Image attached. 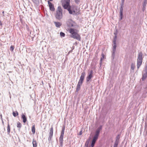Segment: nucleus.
<instances>
[{"label":"nucleus","instance_id":"1","mask_svg":"<svg viewBox=\"0 0 147 147\" xmlns=\"http://www.w3.org/2000/svg\"><path fill=\"white\" fill-rule=\"evenodd\" d=\"M76 30V29L71 28L69 29V32L71 34L70 36L73 38L77 40L78 41H80L81 37L79 34L75 31Z\"/></svg>","mask_w":147,"mask_h":147},{"label":"nucleus","instance_id":"2","mask_svg":"<svg viewBox=\"0 0 147 147\" xmlns=\"http://www.w3.org/2000/svg\"><path fill=\"white\" fill-rule=\"evenodd\" d=\"M55 16L56 18L58 20H60L62 18V10L61 6H59L58 7Z\"/></svg>","mask_w":147,"mask_h":147},{"label":"nucleus","instance_id":"3","mask_svg":"<svg viewBox=\"0 0 147 147\" xmlns=\"http://www.w3.org/2000/svg\"><path fill=\"white\" fill-rule=\"evenodd\" d=\"M143 53L142 52H140L138 53V59H137V68L138 69L140 66L141 65L143 61Z\"/></svg>","mask_w":147,"mask_h":147},{"label":"nucleus","instance_id":"4","mask_svg":"<svg viewBox=\"0 0 147 147\" xmlns=\"http://www.w3.org/2000/svg\"><path fill=\"white\" fill-rule=\"evenodd\" d=\"M65 129V126H63L62 127L61 133V135L59 138V142L60 143V145L59 146V147H63V138L64 137Z\"/></svg>","mask_w":147,"mask_h":147},{"label":"nucleus","instance_id":"5","mask_svg":"<svg viewBox=\"0 0 147 147\" xmlns=\"http://www.w3.org/2000/svg\"><path fill=\"white\" fill-rule=\"evenodd\" d=\"M70 14L75 15L76 14V11L77 10V8L74 6H70L67 9Z\"/></svg>","mask_w":147,"mask_h":147},{"label":"nucleus","instance_id":"6","mask_svg":"<svg viewBox=\"0 0 147 147\" xmlns=\"http://www.w3.org/2000/svg\"><path fill=\"white\" fill-rule=\"evenodd\" d=\"M62 5L64 8L67 9L70 6V0H63L61 1Z\"/></svg>","mask_w":147,"mask_h":147},{"label":"nucleus","instance_id":"7","mask_svg":"<svg viewBox=\"0 0 147 147\" xmlns=\"http://www.w3.org/2000/svg\"><path fill=\"white\" fill-rule=\"evenodd\" d=\"M67 26L69 27H74L76 26V23L72 20H69L66 22Z\"/></svg>","mask_w":147,"mask_h":147},{"label":"nucleus","instance_id":"8","mask_svg":"<svg viewBox=\"0 0 147 147\" xmlns=\"http://www.w3.org/2000/svg\"><path fill=\"white\" fill-rule=\"evenodd\" d=\"M86 75V73L85 71H84L81 73L80 80L78 82V84L82 85L84 80L85 76Z\"/></svg>","mask_w":147,"mask_h":147},{"label":"nucleus","instance_id":"9","mask_svg":"<svg viewBox=\"0 0 147 147\" xmlns=\"http://www.w3.org/2000/svg\"><path fill=\"white\" fill-rule=\"evenodd\" d=\"M124 4V2H121V7L120 8V18L119 19V20H121L123 18V7Z\"/></svg>","mask_w":147,"mask_h":147},{"label":"nucleus","instance_id":"10","mask_svg":"<svg viewBox=\"0 0 147 147\" xmlns=\"http://www.w3.org/2000/svg\"><path fill=\"white\" fill-rule=\"evenodd\" d=\"M102 125H100L96 130L94 136L98 138L100 131L102 129Z\"/></svg>","mask_w":147,"mask_h":147},{"label":"nucleus","instance_id":"11","mask_svg":"<svg viewBox=\"0 0 147 147\" xmlns=\"http://www.w3.org/2000/svg\"><path fill=\"white\" fill-rule=\"evenodd\" d=\"M98 137H96L95 136H94L93 138V139L92 140V142L91 144V147H93L94 144H95L97 140L98 139Z\"/></svg>","mask_w":147,"mask_h":147},{"label":"nucleus","instance_id":"12","mask_svg":"<svg viewBox=\"0 0 147 147\" xmlns=\"http://www.w3.org/2000/svg\"><path fill=\"white\" fill-rule=\"evenodd\" d=\"M48 3L49 6L50 10L52 11H54L55 10V9L53 4L49 1H48Z\"/></svg>","mask_w":147,"mask_h":147},{"label":"nucleus","instance_id":"13","mask_svg":"<svg viewBox=\"0 0 147 147\" xmlns=\"http://www.w3.org/2000/svg\"><path fill=\"white\" fill-rule=\"evenodd\" d=\"M21 118L23 119V121L24 123H25L27 121V117L24 114H22L21 115Z\"/></svg>","mask_w":147,"mask_h":147},{"label":"nucleus","instance_id":"14","mask_svg":"<svg viewBox=\"0 0 147 147\" xmlns=\"http://www.w3.org/2000/svg\"><path fill=\"white\" fill-rule=\"evenodd\" d=\"M54 23L55 26L57 28H59L62 25L61 23L59 22H55Z\"/></svg>","mask_w":147,"mask_h":147},{"label":"nucleus","instance_id":"15","mask_svg":"<svg viewBox=\"0 0 147 147\" xmlns=\"http://www.w3.org/2000/svg\"><path fill=\"white\" fill-rule=\"evenodd\" d=\"M117 40H113V51H116V49L117 47L116 44Z\"/></svg>","mask_w":147,"mask_h":147},{"label":"nucleus","instance_id":"16","mask_svg":"<svg viewBox=\"0 0 147 147\" xmlns=\"http://www.w3.org/2000/svg\"><path fill=\"white\" fill-rule=\"evenodd\" d=\"M93 75H88V76L86 78V81L87 82H89L92 78Z\"/></svg>","mask_w":147,"mask_h":147},{"label":"nucleus","instance_id":"17","mask_svg":"<svg viewBox=\"0 0 147 147\" xmlns=\"http://www.w3.org/2000/svg\"><path fill=\"white\" fill-rule=\"evenodd\" d=\"M146 1H144L143 4L142 11H144L146 9Z\"/></svg>","mask_w":147,"mask_h":147},{"label":"nucleus","instance_id":"18","mask_svg":"<svg viewBox=\"0 0 147 147\" xmlns=\"http://www.w3.org/2000/svg\"><path fill=\"white\" fill-rule=\"evenodd\" d=\"M10 132V127L9 125V122H8V125L7 126V134L9 135Z\"/></svg>","mask_w":147,"mask_h":147},{"label":"nucleus","instance_id":"19","mask_svg":"<svg viewBox=\"0 0 147 147\" xmlns=\"http://www.w3.org/2000/svg\"><path fill=\"white\" fill-rule=\"evenodd\" d=\"M34 3L36 5L38 6L39 5V0H32Z\"/></svg>","mask_w":147,"mask_h":147},{"label":"nucleus","instance_id":"20","mask_svg":"<svg viewBox=\"0 0 147 147\" xmlns=\"http://www.w3.org/2000/svg\"><path fill=\"white\" fill-rule=\"evenodd\" d=\"M53 127L52 126L51 127V128L50 129V132L49 133V135H50L53 136Z\"/></svg>","mask_w":147,"mask_h":147},{"label":"nucleus","instance_id":"21","mask_svg":"<svg viewBox=\"0 0 147 147\" xmlns=\"http://www.w3.org/2000/svg\"><path fill=\"white\" fill-rule=\"evenodd\" d=\"M82 84H78L77 87L76 89V91L77 92H78V91H79L80 88V86H82Z\"/></svg>","mask_w":147,"mask_h":147},{"label":"nucleus","instance_id":"22","mask_svg":"<svg viewBox=\"0 0 147 147\" xmlns=\"http://www.w3.org/2000/svg\"><path fill=\"white\" fill-rule=\"evenodd\" d=\"M53 135H49L48 138V141L49 143H50L51 141L52 140L53 138Z\"/></svg>","mask_w":147,"mask_h":147},{"label":"nucleus","instance_id":"23","mask_svg":"<svg viewBox=\"0 0 147 147\" xmlns=\"http://www.w3.org/2000/svg\"><path fill=\"white\" fill-rule=\"evenodd\" d=\"M117 30H116V32H114V34L115 35V36L114 37L113 40H117Z\"/></svg>","mask_w":147,"mask_h":147},{"label":"nucleus","instance_id":"24","mask_svg":"<svg viewBox=\"0 0 147 147\" xmlns=\"http://www.w3.org/2000/svg\"><path fill=\"white\" fill-rule=\"evenodd\" d=\"M35 125H33L32 127V133L34 134L35 133Z\"/></svg>","mask_w":147,"mask_h":147},{"label":"nucleus","instance_id":"25","mask_svg":"<svg viewBox=\"0 0 147 147\" xmlns=\"http://www.w3.org/2000/svg\"><path fill=\"white\" fill-rule=\"evenodd\" d=\"M32 144L33 147H36V141L34 140V139L33 140Z\"/></svg>","mask_w":147,"mask_h":147},{"label":"nucleus","instance_id":"26","mask_svg":"<svg viewBox=\"0 0 147 147\" xmlns=\"http://www.w3.org/2000/svg\"><path fill=\"white\" fill-rule=\"evenodd\" d=\"M116 51H113V52L111 56V58L113 60L114 59L115 56V53Z\"/></svg>","mask_w":147,"mask_h":147},{"label":"nucleus","instance_id":"27","mask_svg":"<svg viewBox=\"0 0 147 147\" xmlns=\"http://www.w3.org/2000/svg\"><path fill=\"white\" fill-rule=\"evenodd\" d=\"M12 114L13 116L14 117H16L18 115V113L17 111H16L15 112L13 111V112Z\"/></svg>","mask_w":147,"mask_h":147},{"label":"nucleus","instance_id":"28","mask_svg":"<svg viewBox=\"0 0 147 147\" xmlns=\"http://www.w3.org/2000/svg\"><path fill=\"white\" fill-rule=\"evenodd\" d=\"M17 127L18 128H21L22 125L21 124L19 121L17 122Z\"/></svg>","mask_w":147,"mask_h":147},{"label":"nucleus","instance_id":"29","mask_svg":"<svg viewBox=\"0 0 147 147\" xmlns=\"http://www.w3.org/2000/svg\"><path fill=\"white\" fill-rule=\"evenodd\" d=\"M90 139H88L85 143V146H88V144L90 142Z\"/></svg>","mask_w":147,"mask_h":147},{"label":"nucleus","instance_id":"30","mask_svg":"<svg viewBox=\"0 0 147 147\" xmlns=\"http://www.w3.org/2000/svg\"><path fill=\"white\" fill-rule=\"evenodd\" d=\"M135 67V65L133 63H132L131 65V69L132 70H134Z\"/></svg>","mask_w":147,"mask_h":147},{"label":"nucleus","instance_id":"31","mask_svg":"<svg viewBox=\"0 0 147 147\" xmlns=\"http://www.w3.org/2000/svg\"><path fill=\"white\" fill-rule=\"evenodd\" d=\"M120 139L119 135H118L116 137V140L115 141H117V142H119V140Z\"/></svg>","mask_w":147,"mask_h":147},{"label":"nucleus","instance_id":"32","mask_svg":"<svg viewBox=\"0 0 147 147\" xmlns=\"http://www.w3.org/2000/svg\"><path fill=\"white\" fill-rule=\"evenodd\" d=\"M60 34L61 37H64L65 35V34L62 32H60Z\"/></svg>","mask_w":147,"mask_h":147},{"label":"nucleus","instance_id":"33","mask_svg":"<svg viewBox=\"0 0 147 147\" xmlns=\"http://www.w3.org/2000/svg\"><path fill=\"white\" fill-rule=\"evenodd\" d=\"M119 142L117 141H115L114 145L113 147H117Z\"/></svg>","mask_w":147,"mask_h":147},{"label":"nucleus","instance_id":"34","mask_svg":"<svg viewBox=\"0 0 147 147\" xmlns=\"http://www.w3.org/2000/svg\"><path fill=\"white\" fill-rule=\"evenodd\" d=\"M93 71L92 70H90L89 73L88 75H93Z\"/></svg>","mask_w":147,"mask_h":147},{"label":"nucleus","instance_id":"35","mask_svg":"<svg viewBox=\"0 0 147 147\" xmlns=\"http://www.w3.org/2000/svg\"><path fill=\"white\" fill-rule=\"evenodd\" d=\"M75 0V3L77 4H79V2H80V0Z\"/></svg>","mask_w":147,"mask_h":147},{"label":"nucleus","instance_id":"36","mask_svg":"<svg viewBox=\"0 0 147 147\" xmlns=\"http://www.w3.org/2000/svg\"><path fill=\"white\" fill-rule=\"evenodd\" d=\"M13 49H14V48H13V46H11L10 47V50L12 51H13Z\"/></svg>","mask_w":147,"mask_h":147},{"label":"nucleus","instance_id":"37","mask_svg":"<svg viewBox=\"0 0 147 147\" xmlns=\"http://www.w3.org/2000/svg\"><path fill=\"white\" fill-rule=\"evenodd\" d=\"M102 60H103V59H102L100 58V66H101L102 65Z\"/></svg>","mask_w":147,"mask_h":147},{"label":"nucleus","instance_id":"38","mask_svg":"<svg viewBox=\"0 0 147 147\" xmlns=\"http://www.w3.org/2000/svg\"><path fill=\"white\" fill-rule=\"evenodd\" d=\"M102 56L100 58L102 59H103L104 58L105 55L103 53L102 54Z\"/></svg>","mask_w":147,"mask_h":147},{"label":"nucleus","instance_id":"39","mask_svg":"<svg viewBox=\"0 0 147 147\" xmlns=\"http://www.w3.org/2000/svg\"><path fill=\"white\" fill-rule=\"evenodd\" d=\"M82 131H80L79 133V135H81L82 134Z\"/></svg>","mask_w":147,"mask_h":147},{"label":"nucleus","instance_id":"40","mask_svg":"<svg viewBox=\"0 0 147 147\" xmlns=\"http://www.w3.org/2000/svg\"><path fill=\"white\" fill-rule=\"evenodd\" d=\"M2 23L1 21L0 20V26H2Z\"/></svg>","mask_w":147,"mask_h":147},{"label":"nucleus","instance_id":"41","mask_svg":"<svg viewBox=\"0 0 147 147\" xmlns=\"http://www.w3.org/2000/svg\"><path fill=\"white\" fill-rule=\"evenodd\" d=\"M2 14H3V16H4V11H3L2 12Z\"/></svg>","mask_w":147,"mask_h":147},{"label":"nucleus","instance_id":"42","mask_svg":"<svg viewBox=\"0 0 147 147\" xmlns=\"http://www.w3.org/2000/svg\"><path fill=\"white\" fill-rule=\"evenodd\" d=\"M125 0H121V2H124Z\"/></svg>","mask_w":147,"mask_h":147},{"label":"nucleus","instance_id":"43","mask_svg":"<svg viewBox=\"0 0 147 147\" xmlns=\"http://www.w3.org/2000/svg\"><path fill=\"white\" fill-rule=\"evenodd\" d=\"M146 147H147V144H146Z\"/></svg>","mask_w":147,"mask_h":147},{"label":"nucleus","instance_id":"44","mask_svg":"<svg viewBox=\"0 0 147 147\" xmlns=\"http://www.w3.org/2000/svg\"><path fill=\"white\" fill-rule=\"evenodd\" d=\"M2 123H3V121H2Z\"/></svg>","mask_w":147,"mask_h":147},{"label":"nucleus","instance_id":"45","mask_svg":"<svg viewBox=\"0 0 147 147\" xmlns=\"http://www.w3.org/2000/svg\"><path fill=\"white\" fill-rule=\"evenodd\" d=\"M144 1H146V0H144Z\"/></svg>","mask_w":147,"mask_h":147},{"label":"nucleus","instance_id":"46","mask_svg":"<svg viewBox=\"0 0 147 147\" xmlns=\"http://www.w3.org/2000/svg\"><path fill=\"white\" fill-rule=\"evenodd\" d=\"M85 147H88L87 146H85Z\"/></svg>","mask_w":147,"mask_h":147}]
</instances>
